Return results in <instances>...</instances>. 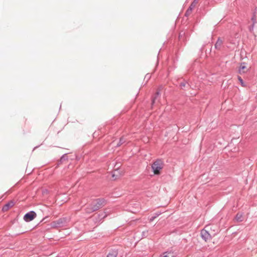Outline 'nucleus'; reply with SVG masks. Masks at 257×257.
<instances>
[{"label": "nucleus", "mask_w": 257, "mask_h": 257, "mask_svg": "<svg viewBox=\"0 0 257 257\" xmlns=\"http://www.w3.org/2000/svg\"><path fill=\"white\" fill-rule=\"evenodd\" d=\"M164 162L161 159H157L152 165V168L155 175H159L160 171L163 169Z\"/></svg>", "instance_id": "obj_1"}, {"label": "nucleus", "mask_w": 257, "mask_h": 257, "mask_svg": "<svg viewBox=\"0 0 257 257\" xmlns=\"http://www.w3.org/2000/svg\"><path fill=\"white\" fill-rule=\"evenodd\" d=\"M106 204V200L104 198H98L94 201L91 204L95 211L100 209Z\"/></svg>", "instance_id": "obj_2"}, {"label": "nucleus", "mask_w": 257, "mask_h": 257, "mask_svg": "<svg viewBox=\"0 0 257 257\" xmlns=\"http://www.w3.org/2000/svg\"><path fill=\"white\" fill-rule=\"evenodd\" d=\"M107 214L105 212H101L98 214H94L92 217L93 221L95 224H99L102 221V220L107 216Z\"/></svg>", "instance_id": "obj_3"}, {"label": "nucleus", "mask_w": 257, "mask_h": 257, "mask_svg": "<svg viewBox=\"0 0 257 257\" xmlns=\"http://www.w3.org/2000/svg\"><path fill=\"white\" fill-rule=\"evenodd\" d=\"M69 219L66 217L61 218L59 219L53 221V226L56 227H61L66 226Z\"/></svg>", "instance_id": "obj_4"}, {"label": "nucleus", "mask_w": 257, "mask_h": 257, "mask_svg": "<svg viewBox=\"0 0 257 257\" xmlns=\"http://www.w3.org/2000/svg\"><path fill=\"white\" fill-rule=\"evenodd\" d=\"M37 216L36 213L34 211H31L27 213L24 216V220L26 222L33 220Z\"/></svg>", "instance_id": "obj_5"}, {"label": "nucleus", "mask_w": 257, "mask_h": 257, "mask_svg": "<svg viewBox=\"0 0 257 257\" xmlns=\"http://www.w3.org/2000/svg\"><path fill=\"white\" fill-rule=\"evenodd\" d=\"M200 234H201V236L202 238V239H204L206 241L210 239L211 238V235L209 233V232L204 229H202L201 231Z\"/></svg>", "instance_id": "obj_6"}, {"label": "nucleus", "mask_w": 257, "mask_h": 257, "mask_svg": "<svg viewBox=\"0 0 257 257\" xmlns=\"http://www.w3.org/2000/svg\"><path fill=\"white\" fill-rule=\"evenodd\" d=\"M222 45H223L222 40L220 38H218L216 42L215 43V44L214 45L215 49L217 50H220L221 48L222 47Z\"/></svg>", "instance_id": "obj_7"}, {"label": "nucleus", "mask_w": 257, "mask_h": 257, "mask_svg": "<svg viewBox=\"0 0 257 257\" xmlns=\"http://www.w3.org/2000/svg\"><path fill=\"white\" fill-rule=\"evenodd\" d=\"M14 205V202L13 201H11L7 204H6L5 205H4L2 208V210L4 212L7 211L9 210L10 208L12 207Z\"/></svg>", "instance_id": "obj_8"}, {"label": "nucleus", "mask_w": 257, "mask_h": 257, "mask_svg": "<svg viewBox=\"0 0 257 257\" xmlns=\"http://www.w3.org/2000/svg\"><path fill=\"white\" fill-rule=\"evenodd\" d=\"M247 71L246 67L245 66V63H242L241 64L238 70V72L239 74H242L243 73H245Z\"/></svg>", "instance_id": "obj_9"}, {"label": "nucleus", "mask_w": 257, "mask_h": 257, "mask_svg": "<svg viewBox=\"0 0 257 257\" xmlns=\"http://www.w3.org/2000/svg\"><path fill=\"white\" fill-rule=\"evenodd\" d=\"M85 212L87 214H90L94 211H95V210H94V207H93L92 205L89 204L88 206H87L85 209Z\"/></svg>", "instance_id": "obj_10"}, {"label": "nucleus", "mask_w": 257, "mask_h": 257, "mask_svg": "<svg viewBox=\"0 0 257 257\" xmlns=\"http://www.w3.org/2000/svg\"><path fill=\"white\" fill-rule=\"evenodd\" d=\"M118 254L117 250L116 249L111 250L107 255V257H116Z\"/></svg>", "instance_id": "obj_11"}, {"label": "nucleus", "mask_w": 257, "mask_h": 257, "mask_svg": "<svg viewBox=\"0 0 257 257\" xmlns=\"http://www.w3.org/2000/svg\"><path fill=\"white\" fill-rule=\"evenodd\" d=\"M162 257H174V253L171 251H166L162 255Z\"/></svg>", "instance_id": "obj_12"}, {"label": "nucleus", "mask_w": 257, "mask_h": 257, "mask_svg": "<svg viewBox=\"0 0 257 257\" xmlns=\"http://www.w3.org/2000/svg\"><path fill=\"white\" fill-rule=\"evenodd\" d=\"M235 219L238 222H241L243 220L242 214L239 213H237L235 216Z\"/></svg>", "instance_id": "obj_13"}, {"label": "nucleus", "mask_w": 257, "mask_h": 257, "mask_svg": "<svg viewBox=\"0 0 257 257\" xmlns=\"http://www.w3.org/2000/svg\"><path fill=\"white\" fill-rule=\"evenodd\" d=\"M68 160V157L67 156L66 154H64L60 158L59 162H58V164L57 166H58L59 164H60L61 163H62L63 161H66V160Z\"/></svg>", "instance_id": "obj_14"}, {"label": "nucleus", "mask_w": 257, "mask_h": 257, "mask_svg": "<svg viewBox=\"0 0 257 257\" xmlns=\"http://www.w3.org/2000/svg\"><path fill=\"white\" fill-rule=\"evenodd\" d=\"M126 140L123 137H121L120 138L119 142L116 145V147H118L120 146L121 145L125 143Z\"/></svg>", "instance_id": "obj_15"}, {"label": "nucleus", "mask_w": 257, "mask_h": 257, "mask_svg": "<svg viewBox=\"0 0 257 257\" xmlns=\"http://www.w3.org/2000/svg\"><path fill=\"white\" fill-rule=\"evenodd\" d=\"M160 92L159 91H157L155 94V96L152 98V105H153L155 102V100L157 98V97L160 95Z\"/></svg>", "instance_id": "obj_16"}, {"label": "nucleus", "mask_w": 257, "mask_h": 257, "mask_svg": "<svg viewBox=\"0 0 257 257\" xmlns=\"http://www.w3.org/2000/svg\"><path fill=\"white\" fill-rule=\"evenodd\" d=\"M193 9L189 7L188 9L187 10V11L185 12V16L186 17H188L192 13Z\"/></svg>", "instance_id": "obj_17"}, {"label": "nucleus", "mask_w": 257, "mask_h": 257, "mask_svg": "<svg viewBox=\"0 0 257 257\" xmlns=\"http://www.w3.org/2000/svg\"><path fill=\"white\" fill-rule=\"evenodd\" d=\"M198 2L199 0H194L193 2L190 5L189 7L194 9L196 7Z\"/></svg>", "instance_id": "obj_18"}, {"label": "nucleus", "mask_w": 257, "mask_h": 257, "mask_svg": "<svg viewBox=\"0 0 257 257\" xmlns=\"http://www.w3.org/2000/svg\"><path fill=\"white\" fill-rule=\"evenodd\" d=\"M237 78H238V80H239V81L240 82L241 86L244 87L245 85L243 82L242 79L241 78V77L239 76H238Z\"/></svg>", "instance_id": "obj_19"}, {"label": "nucleus", "mask_w": 257, "mask_h": 257, "mask_svg": "<svg viewBox=\"0 0 257 257\" xmlns=\"http://www.w3.org/2000/svg\"><path fill=\"white\" fill-rule=\"evenodd\" d=\"M187 83V82L185 81L181 82L180 84V86L181 88L183 89L184 88V87L186 86V85Z\"/></svg>", "instance_id": "obj_20"}, {"label": "nucleus", "mask_w": 257, "mask_h": 257, "mask_svg": "<svg viewBox=\"0 0 257 257\" xmlns=\"http://www.w3.org/2000/svg\"><path fill=\"white\" fill-rule=\"evenodd\" d=\"M251 20H252V21L253 22V24H252V27L253 28L254 25V24L255 23V16L254 15L251 18Z\"/></svg>", "instance_id": "obj_21"}, {"label": "nucleus", "mask_w": 257, "mask_h": 257, "mask_svg": "<svg viewBox=\"0 0 257 257\" xmlns=\"http://www.w3.org/2000/svg\"><path fill=\"white\" fill-rule=\"evenodd\" d=\"M162 213L161 211H157L155 213V216L157 217Z\"/></svg>", "instance_id": "obj_22"}, {"label": "nucleus", "mask_w": 257, "mask_h": 257, "mask_svg": "<svg viewBox=\"0 0 257 257\" xmlns=\"http://www.w3.org/2000/svg\"><path fill=\"white\" fill-rule=\"evenodd\" d=\"M151 77V76L149 74H147L146 75L145 77V79H147V81Z\"/></svg>", "instance_id": "obj_23"}, {"label": "nucleus", "mask_w": 257, "mask_h": 257, "mask_svg": "<svg viewBox=\"0 0 257 257\" xmlns=\"http://www.w3.org/2000/svg\"><path fill=\"white\" fill-rule=\"evenodd\" d=\"M156 218H157L155 215L154 216H152L151 217L150 219H149V221L150 222H152Z\"/></svg>", "instance_id": "obj_24"}, {"label": "nucleus", "mask_w": 257, "mask_h": 257, "mask_svg": "<svg viewBox=\"0 0 257 257\" xmlns=\"http://www.w3.org/2000/svg\"><path fill=\"white\" fill-rule=\"evenodd\" d=\"M112 178L113 179V180L116 179V177L115 176L114 174H112Z\"/></svg>", "instance_id": "obj_25"}]
</instances>
